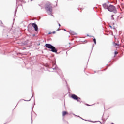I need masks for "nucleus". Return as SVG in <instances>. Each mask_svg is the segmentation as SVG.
Here are the masks:
<instances>
[{
  "mask_svg": "<svg viewBox=\"0 0 124 124\" xmlns=\"http://www.w3.org/2000/svg\"><path fill=\"white\" fill-rule=\"evenodd\" d=\"M45 9L46 11H52V6L51 5L50 2H47L45 4Z\"/></svg>",
  "mask_w": 124,
  "mask_h": 124,
  "instance_id": "2",
  "label": "nucleus"
},
{
  "mask_svg": "<svg viewBox=\"0 0 124 124\" xmlns=\"http://www.w3.org/2000/svg\"><path fill=\"white\" fill-rule=\"evenodd\" d=\"M45 46L46 48H48V49H51V52H53V53H57L58 52V50L55 47V46H52V45L49 44H46L45 45Z\"/></svg>",
  "mask_w": 124,
  "mask_h": 124,
  "instance_id": "1",
  "label": "nucleus"
},
{
  "mask_svg": "<svg viewBox=\"0 0 124 124\" xmlns=\"http://www.w3.org/2000/svg\"><path fill=\"white\" fill-rule=\"evenodd\" d=\"M52 33H56V31H53Z\"/></svg>",
  "mask_w": 124,
  "mask_h": 124,
  "instance_id": "14",
  "label": "nucleus"
},
{
  "mask_svg": "<svg viewBox=\"0 0 124 124\" xmlns=\"http://www.w3.org/2000/svg\"><path fill=\"white\" fill-rule=\"evenodd\" d=\"M71 97L73 98V99H74V100H77V101H78V102L81 100V98L75 94H72L71 95Z\"/></svg>",
  "mask_w": 124,
  "mask_h": 124,
  "instance_id": "4",
  "label": "nucleus"
},
{
  "mask_svg": "<svg viewBox=\"0 0 124 124\" xmlns=\"http://www.w3.org/2000/svg\"><path fill=\"white\" fill-rule=\"evenodd\" d=\"M65 115H68V112L66 111H63L62 112V116L63 117H64Z\"/></svg>",
  "mask_w": 124,
  "mask_h": 124,
  "instance_id": "8",
  "label": "nucleus"
},
{
  "mask_svg": "<svg viewBox=\"0 0 124 124\" xmlns=\"http://www.w3.org/2000/svg\"><path fill=\"white\" fill-rule=\"evenodd\" d=\"M64 30L65 31V29H64Z\"/></svg>",
  "mask_w": 124,
  "mask_h": 124,
  "instance_id": "20",
  "label": "nucleus"
},
{
  "mask_svg": "<svg viewBox=\"0 0 124 124\" xmlns=\"http://www.w3.org/2000/svg\"><path fill=\"white\" fill-rule=\"evenodd\" d=\"M108 11H110V12H114V13H117V9H116V7L113 5H109L108 6Z\"/></svg>",
  "mask_w": 124,
  "mask_h": 124,
  "instance_id": "3",
  "label": "nucleus"
},
{
  "mask_svg": "<svg viewBox=\"0 0 124 124\" xmlns=\"http://www.w3.org/2000/svg\"><path fill=\"white\" fill-rule=\"evenodd\" d=\"M114 54H115V55H117L118 52L115 51V52H114Z\"/></svg>",
  "mask_w": 124,
  "mask_h": 124,
  "instance_id": "12",
  "label": "nucleus"
},
{
  "mask_svg": "<svg viewBox=\"0 0 124 124\" xmlns=\"http://www.w3.org/2000/svg\"><path fill=\"white\" fill-rule=\"evenodd\" d=\"M31 97H30L29 98V99H27L26 100H25L26 101H30V100H31Z\"/></svg>",
  "mask_w": 124,
  "mask_h": 124,
  "instance_id": "9",
  "label": "nucleus"
},
{
  "mask_svg": "<svg viewBox=\"0 0 124 124\" xmlns=\"http://www.w3.org/2000/svg\"><path fill=\"white\" fill-rule=\"evenodd\" d=\"M48 34H51V32H49V33H48Z\"/></svg>",
  "mask_w": 124,
  "mask_h": 124,
  "instance_id": "17",
  "label": "nucleus"
},
{
  "mask_svg": "<svg viewBox=\"0 0 124 124\" xmlns=\"http://www.w3.org/2000/svg\"><path fill=\"white\" fill-rule=\"evenodd\" d=\"M59 27H61V24L60 23L58 24Z\"/></svg>",
  "mask_w": 124,
  "mask_h": 124,
  "instance_id": "13",
  "label": "nucleus"
},
{
  "mask_svg": "<svg viewBox=\"0 0 124 124\" xmlns=\"http://www.w3.org/2000/svg\"><path fill=\"white\" fill-rule=\"evenodd\" d=\"M103 6L104 8H105V9H108V10L109 7V6L108 5V4H107L106 3L104 4L103 5Z\"/></svg>",
  "mask_w": 124,
  "mask_h": 124,
  "instance_id": "7",
  "label": "nucleus"
},
{
  "mask_svg": "<svg viewBox=\"0 0 124 124\" xmlns=\"http://www.w3.org/2000/svg\"><path fill=\"white\" fill-rule=\"evenodd\" d=\"M57 31H60V29H57Z\"/></svg>",
  "mask_w": 124,
  "mask_h": 124,
  "instance_id": "15",
  "label": "nucleus"
},
{
  "mask_svg": "<svg viewBox=\"0 0 124 124\" xmlns=\"http://www.w3.org/2000/svg\"><path fill=\"white\" fill-rule=\"evenodd\" d=\"M28 29L29 31H31L32 30V23H30L28 26Z\"/></svg>",
  "mask_w": 124,
  "mask_h": 124,
  "instance_id": "6",
  "label": "nucleus"
},
{
  "mask_svg": "<svg viewBox=\"0 0 124 124\" xmlns=\"http://www.w3.org/2000/svg\"><path fill=\"white\" fill-rule=\"evenodd\" d=\"M32 0H30V1H32Z\"/></svg>",
  "mask_w": 124,
  "mask_h": 124,
  "instance_id": "16",
  "label": "nucleus"
},
{
  "mask_svg": "<svg viewBox=\"0 0 124 124\" xmlns=\"http://www.w3.org/2000/svg\"><path fill=\"white\" fill-rule=\"evenodd\" d=\"M109 27H110V28H112V26H109Z\"/></svg>",
  "mask_w": 124,
  "mask_h": 124,
  "instance_id": "18",
  "label": "nucleus"
},
{
  "mask_svg": "<svg viewBox=\"0 0 124 124\" xmlns=\"http://www.w3.org/2000/svg\"><path fill=\"white\" fill-rule=\"evenodd\" d=\"M93 41L95 44H96V39H93Z\"/></svg>",
  "mask_w": 124,
  "mask_h": 124,
  "instance_id": "10",
  "label": "nucleus"
},
{
  "mask_svg": "<svg viewBox=\"0 0 124 124\" xmlns=\"http://www.w3.org/2000/svg\"><path fill=\"white\" fill-rule=\"evenodd\" d=\"M114 46H120V45L117 44V43H114Z\"/></svg>",
  "mask_w": 124,
  "mask_h": 124,
  "instance_id": "11",
  "label": "nucleus"
},
{
  "mask_svg": "<svg viewBox=\"0 0 124 124\" xmlns=\"http://www.w3.org/2000/svg\"><path fill=\"white\" fill-rule=\"evenodd\" d=\"M32 27L34 28L35 31H38V27L37 26V25L35 23H32Z\"/></svg>",
  "mask_w": 124,
  "mask_h": 124,
  "instance_id": "5",
  "label": "nucleus"
},
{
  "mask_svg": "<svg viewBox=\"0 0 124 124\" xmlns=\"http://www.w3.org/2000/svg\"><path fill=\"white\" fill-rule=\"evenodd\" d=\"M111 124H114V123H112Z\"/></svg>",
  "mask_w": 124,
  "mask_h": 124,
  "instance_id": "19",
  "label": "nucleus"
}]
</instances>
